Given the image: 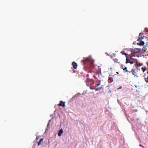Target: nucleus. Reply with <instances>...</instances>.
I'll return each instance as SVG.
<instances>
[{
	"mask_svg": "<svg viewBox=\"0 0 148 148\" xmlns=\"http://www.w3.org/2000/svg\"><path fill=\"white\" fill-rule=\"evenodd\" d=\"M49 124H48V125H47V127H48L49 126Z\"/></svg>",
	"mask_w": 148,
	"mask_h": 148,
	"instance_id": "obj_23",
	"label": "nucleus"
},
{
	"mask_svg": "<svg viewBox=\"0 0 148 148\" xmlns=\"http://www.w3.org/2000/svg\"><path fill=\"white\" fill-rule=\"evenodd\" d=\"M109 91H110V92H111V91L110 90Z\"/></svg>",
	"mask_w": 148,
	"mask_h": 148,
	"instance_id": "obj_24",
	"label": "nucleus"
},
{
	"mask_svg": "<svg viewBox=\"0 0 148 148\" xmlns=\"http://www.w3.org/2000/svg\"><path fill=\"white\" fill-rule=\"evenodd\" d=\"M140 41V42H138L137 43V45L140 46H142L144 45V42L143 41L141 40V39H140V40H139V41Z\"/></svg>",
	"mask_w": 148,
	"mask_h": 148,
	"instance_id": "obj_10",
	"label": "nucleus"
},
{
	"mask_svg": "<svg viewBox=\"0 0 148 148\" xmlns=\"http://www.w3.org/2000/svg\"><path fill=\"white\" fill-rule=\"evenodd\" d=\"M59 106H61L63 107H64L65 106V102H63L62 101H61L60 102V103L58 104Z\"/></svg>",
	"mask_w": 148,
	"mask_h": 148,
	"instance_id": "obj_7",
	"label": "nucleus"
},
{
	"mask_svg": "<svg viewBox=\"0 0 148 148\" xmlns=\"http://www.w3.org/2000/svg\"><path fill=\"white\" fill-rule=\"evenodd\" d=\"M101 85V84L100 83H99L98 84H96L95 86L96 87H97V86H99V85Z\"/></svg>",
	"mask_w": 148,
	"mask_h": 148,
	"instance_id": "obj_18",
	"label": "nucleus"
},
{
	"mask_svg": "<svg viewBox=\"0 0 148 148\" xmlns=\"http://www.w3.org/2000/svg\"><path fill=\"white\" fill-rule=\"evenodd\" d=\"M141 69L144 73L145 72H146L148 74V70L145 66H143L141 67Z\"/></svg>",
	"mask_w": 148,
	"mask_h": 148,
	"instance_id": "obj_6",
	"label": "nucleus"
},
{
	"mask_svg": "<svg viewBox=\"0 0 148 148\" xmlns=\"http://www.w3.org/2000/svg\"><path fill=\"white\" fill-rule=\"evenodd\" d=\"M121 53L122 55H124L126 57H127L128 55L124 51H122L121 52Z\"/></svg>",
	"mask_w": 148,
	"mask_h": 148,
	"instance_id": "obj_12",
	"label": "nucleus"
},
{
	"mask_svg": "<svg viewBox=\"0 0 148 148\" xmlns=\"http://www.w3.org/2000/svg\"><path fill=\"white\" fill-rule=\"evenodd\" d=\"M123 70H124V71L125 72H128L129 73H130V71H128L127 70V68L126 67L124 68Z\"/></svg>",
	"mask_w": 148,
	"mask_h": 148,
	"instance_id": "obj_14",
	"label": "nucleus"
},
{
	"mask_svg": "<svg viewBox=\"0 0 148 148\" xmlns=\"http://www.w3.org/2000/svg\"><path fill=\"white\" fill-rule=\"evenodd\" d=\"M72 65L74 69H76L77 68V64L74 61L72 62Z\"/></svg>",
	"mask_w": 148,
	"mask_h": 148,
	"instance_id": "obj_9",
	"label": "nucleus"
},
{
	"mask_svg": "<svg viewBox=\"0 0 148 148\" xmlns=\"http://www.w3.org/2000/svg\"><path fill=\"white\" fill-rule=\"evenodd\" d=\"M112 78L111 77H109V80H110L111 81H112Z\"/></svg>",
	"mask_w": 148,
	"mask_h": 148,
	"instance_id": "obj_20",
	"label": "nucleus"
},
{
	"mask_svg": "<svg viewBox=\"0 0 148 148\" xmlns=\"http://www.w3.org/2000/svg\"><path fill=\"white\" fill-rule=\"evenodd\" d=\"M142 34V33H140L139 34V36H138V38L137 39V41H139V40H140V39H143V37H140V36Z\"/></svg>",
	"mask_w": 148,
	"mask_h": 148,
	"instance_id": "obj_13",
	"label": "nucleus"
},
{
	"mask_svg": "<svg viewBox=\"0 0 148 148\" xmlns=\"http://www.w3.org/2000/svg\"><path fill=\"white\" fill-rule=\"evenodd\" d=\"M122 88L121 86L119 88H118V89L121 88Z\"/></svg>",
	"mask_w": 148,
	"mask_h": 148,
	"instance_id": "obj_22",
	"label": "nucleus"
},
{
	"mask_svg": "<svg viewBox=\"0 0 148 148\" xmlns=\"http://www.w3.org/2000/svg\"><path fill=\"white\" fill-rule=\"evenodd\" d=\"M126 63L127 64L130 63L131 64H133L134 62L132 60H131L130 58L129 57H127L126 60Z\"/></svg>",
	"mask_w": 148,
	"mask_h": 148,
	"instance_id": "obj_4",
	"label": "nucleus"
},
{
	"mask_svg": "<svg viewBox=\"0 0 148 148\" xmlns=\"http://www.w3.org/2000/svg\"><path fill=\"white\" fill-rule=\"evenodd\" d=\"M132 54H130L128 55L127 57H129L131 59V60H132L134 63L135 60L134 59L132 58L133 57H134L135 55L134 54L135 52L134 51H132Z\"/></svg>",
	"mask_w": 148,
	"mask_h": 148,
	"instance_id": "obj_2",
	"label": "nucleus"
},
{
	"mask_svg": "<svg viewBox=\"0 0 148 148\" xmlns=\"http://www.w3.org/2000/svg\"><path fill=\"white\" fill-rule=\"evenodd\" d=\"M102 88V87H99L98 88H95V90L96 91H97V90H101Z\"/></svg>",
	"mask_w": 148,
	"mask_h": 148,
	"instance_id": "obj_16",
	"label": "nucleus"
},
{
	"mask_svg": "<svg viewBox=\"0 0 148 148\" xmlns=\"http://www.w3.org/2000/svg\"><path fill=\"white\" fill-rule=\"evenodd\" d=\"M126 67H125V66H123V65H121V68L122 69H123H123H124V68Z\"/></svg>",
	"mask_w": 148,
	"mask_h": 148,
	"instance_id": "obj_17",
	"label": "nucleus"
},
{
	"mask_svg": "<svg viewBox=\"0 0 148 148\" xmlns=\"http://www.w3.org/2000/svg\"><path fill=\"white\" fill-rule=\"evenodd\" d=\"M137 111H138V110L137 109H135V110H133V112H137Z\"/></svg>",
	"mask_w": 148,
	"mask_h": 148,
	"instance_id": "obj_19",
	"label": "nucleus"
},
{
	"mask_svg": "<svg viewBox=\"0 0 148 148\" xmlns=\"http://www.w3.org/2000/svg\"><path fill=\"white\" fill-rule=\"evenodd\" d=\"M131 73L134 76V77H138V76H137V74L136 72L135 71V70L134 69H132L131 71H130V73Z\"/></svg>",
	"mask_w": 148,
	"mask_h": 148,
	"instance_id": "obj_5",
	"label": "nucleus"
},
{
	"mask_svg": "<svg viewBox=\"0 0 148 148\" xmlns=\"http://www.w3.org/2000/svg\"><path fill=\"white\" fill-rule=\"evenodd\" d=\"M111 58L115 62H118V59L117 58H114L116 56V54L115 53H112L111 55Z\"/></svg>",
	"mask_w": 148,
	"mask_h": 148,
	"instance_id": "obj_3",
	"label": "nucleus"
},
{
	"mask_svg": "<svg viewBox=\"0 0 148 148\" xmlns=\"http://www.w3.org/2000/svg\"><path fill=\"white\" fill-rule=\"evenodd\" d=\"M43 138H41L40 139L38 143V146H39L41 144V142H42Z\"/></svg>",
	"mask_w": 148,
	"mask_h": 148,
	"instance_id": "obj_15",
	"label": "nucleus"
},
{
	"mask_svg": "<svg viewBox=\"0 0 148 148\" xmlns=\"http://www.w3.org/2000/svg\"><path fill=\"white\" fill-rule=\"evenodd\" d=\"M38 138H39V136H37L36 138V140H37L38 139Z\"/></svg>",
	"mask_w": 148,
	"mask_h": 148,
	"instance_id": "obj_21",
	"label": "nucleus"
},
{
	"mask_svg": "<svg viewBox=\"0 0 148 148\" xmlns=\"http://www.w3.org/2000/svg\"><path fill=\"white\" fill-rule=\"evenodd\" d=\"M63 130L62 129H61L60 130L58 134V135L59 136H61L62 134L63 133Z\"/></svg>",
	"mask_w": 148,
	"mask_h": 148,
	"instance_id": "obj_11",
	"label": "nucleus"
},
{
	"mask_svg": "<svg viewBox=\"0 0 148 148\" xmlns=\"http://www.w3.org/2000/svg\"><path fill=\"white\" fill-rule=\"evenodd\" d=\"M142 64H141V63H138V64H137L136 65V69H137V70H140V66H142Z\"/></svg>",
	"mask_w": 148,
	"mask_h": 148,
	"instance_id": "obj_8",
	"label": "nucleus"
},
{
	"mask_svg": "<svg viewBox=\"0 0 148 148\" xmlns=\"http://www.w3.org/2000/svg\"><path fill=\"white\" fill-rule=\"evenodd\" d=\"M81 62H83L84 63H86L87 62H89L91 63H92V61L91 57L90 56H89L88 58H85L84 60H82L81 61Z\"/></svg>",
	"mask_w": 148,
	"mask_h": 148,
	"instance_id": "obj_1",
	"label": "nucleus"
}]
</instances>
